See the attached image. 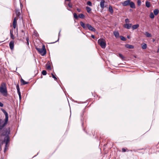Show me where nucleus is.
<instances>
[{
  "instance_id": "obj_32",
  "label": "nucleus",
  "mask_w": 159,
  "mask_h": 159,
  "mask_svg": "<svg viewBox=\"0 0 159 159\" xmlns=\"http://www.w3.org/2000/svg\"><path fill=\"white\" fill-rule=\"evenodd\" d=\"M137 4L138 6H140L141 5V2L140 0H137Z\"/></svg>"
},
{
  "instance_id": "obj_26",
  "label": "nucleus",
  "mask_w": 159,
  "mask_h": 159,
  "mask_svg": "<svg viewBox=\"0 0 159 159\" xmlns=\"http://www.w3.org/2000/svg\"><path fill=\"white\" fill-rule=\"evenodd\" d=\"M147 48V45L145 43H144V44L142 46V48L143 49H146Z\"/></svg>"
},
{
  "instance_id": "obj_10",
  "label": "nucleus",
  "mask_w": 159,
  "mask_h": 159,
  "mask_svg": "<svg viewBox=\"0 0 159 159\" xmlns=\"http://www.w3.org/2000/svg\"><path fill=\"white\" fill-rule=\"evenodd\" d=\"M105 0H102L100 2V6L101 8L103 9L104 7Z\"/></svg>"
},
{
  "instance_id": "obj_34",
  "label": "nucleus",
  "mask_w": 159,
  "mask_h": 159,
  "mask_svg": "<svg viewBox=\"0 0 159 159\" xmlns=\"http://www.w3.org/2000/svg\"><path fill=\"white\" fill-rule=\"evenodd\" d=\"M87 4L90 6H92L91 2L89 1L87 2Z\"/></svg>"
},
{
  "instance_id": "obj_19",
  "label": "nucleus",
  "mask_w": 159,
  "mask_h": 159,
  "mask_svg": "<svg viewBox=\"0 0 159 159\" xmlns=\"http://www.w3.org/2000/svg\"><path fill=\"white\" fill-rule=\"evenodd\" d=\"M21 84L22 85H24L26 84H28V82H25L24 80L22 79H21Z\"/></svg>"
},
{
  "instance_id": "obj_40",
  "label": "nucleus",
  "mask_w": 159,
  "mask_h": 159,
  "mask_svg": "<svg viewBox=\"0 0 159 159\" xmlns=\"http://www.w3.org/2000/svg\"><path fill=\"white\" fill-rule=\"evenodd\" d=\"M77 10L79 12H80L81 11V9H80L77 8Z\"/></svg>"
},
{
  "instance_id": "obj_15",
  "label": "nucleus",
  "mask_w": 159,
  "mask_h": 159,
  "mask_svg": "<svg viewBox=\"0 0 159 159\" xmlns=\"http://www.w3.org/2000/svg\"><path fill=\"white\" fill-rule=\"evenodd\" d=\"M129 5L130 7L132 8H135V6L134 3L132 2H130Z\"/></svg>"
},
{
  "instance_id": "obj_47",
  "label": "nucleus",
  "mask_w": 159,
  "mask_h": 159,
  "mask_svg": "<svg viewBox=\"0 0 159 159\" xmlns=\"http://www.w3.org/2000/svg\"><path fill=\"white\" fill-rule=\"evenodd\" d=\"M127 38H128V39H129V36H127Z\"/></svg>"
},
{
  "instance_id": "obj_23",
  "label": "nucleus",
  "mask_w": 159,
  "mask_h": 159,
  "mask_svg": "<svg viewBox=\"0 0 159 159\" xmlns=\"http://www.w3.org/2000/svg\"><path fill=\"white\" fill-rule=\"evenodd\" d=\"M145 35L148 37H152L151 34L147 32H145Z\"/></svg>"
},
{
  "instance_id": "obj_18",
  "label": "nucleus",
  "mask_w": 159,
  "mask_h": 159,
  "mask_svg": "<svg viewBox=\"0 0 159 159\" xmlns=\"http://www.w3.org/2000/svg\"><path fill=\"white\" fill-rule=\"evenodd\" d=\"M139 26V24H136L133 25L132 26V29L133 30L137 29L138 28Z\"/></svg>"
},
{
  "instance_id": "obj_6",
  "label": "nucleus",
  "mask_w": 159,
  "mask_h": 159,
  "mask_svg": "<svg viewBox=\"0 0 159 159\" xmlns=\"http://www.w3.org/2000/svg\"><path fill=\"white\" fill-rule=\"evenodd\" d=\"M36 49L42 56H44L46 53V50L45 49V47L44 45L43 46L42 48H36Z\"/></svg>"
},
{
  "instance_id": "obj_3",
  "label": "nucleus",
  "mask_w": 159,
  "mask_h": 159,
  "mask_svg": "<svg viewBox=\"0 0 159 159\" xmlns=\"http://www.w3.org/2000/svg\"><path fill=\"white\" fill-rule=\"evenodd\" d=\"M80 25L85 30L88 29L89 30L93 32H95L96 31L95 29L93 27L89 24H85L83 22L80 21Z\"/></svg>"
},
{
  "instance_id": "obj_30",
  "label": "nucleus",
  "mask_w": 159,
  "mask_h": 159,
  "mask_svg": "<svg viewBox=\"0 0 159 159\" xmlns=\"http://www.w3.org/2000/svg\"><path fill=\"white\" fill-rule=\"evenodd\" d=\"M10 36L11 38L12 39H14V37L13 34L11 32V31H10Z\"/></svg>"
},
{
  "instance_id": "obj_51",
  "label": "nucleus",
  "mask_w": 159,
  "mask_h": 159,
  "mask_svg": "<svg viewBox=\"0 0 159 159\" xmlns=\"http://www.w3.org/2000/svg\"><path fill=\"white\" fill-rule=\"evenodd\" d=\"M20 6H22V4L20 3Z\"/></svg>"
},
{
  "instance_id": "obj_42",
  "label": "nucleus",
  "mask_w": 159,
  "mask_h": 159,
  "mask_svg": "<svg viewBox=\"0 0 159 159\" xmlns=\"http://www.w3.org/2000/svg\"><path fill=\"white\" fill-rule=\"evenodd\" d=\"M34 35L36 36H37V37L38 36V34L37 33V32H34Z\"/></svg>"
},
{
  "instance_id": "obj_13",
  "label": "nucleus",
  "mask_w": 159,
  "mask_h": 159,
  "mask_svg": "<svg viewBox=\"0 0 159 159\" xmlns=\"http://www.w3.org/2000/svg\"><path fill=\"white\" fill-rule=\"evenodd\" d=\"M50 62L48 61L46 64V68L49 70H51V68L50 66Z\"/></svg>"
},
{
  "instance_id": "obj_29",
  "label": "nucleus",
  "mask_w": 159,
  "mask_h": 159,
  "mask_svg": "<svg viewBox=\"0 0 159 159\" xmlns=\"http://www.w3.org/2000/svg\"><path fill=\"white\" fill-rule=\"evenodd\" d=\"M74 17L76 19H78V16H77V14L76 13H74L73 14Z\"/></svg>"
},
{
  "instance_id": "obj_50",
  "label": "nucleus",
  "mask_w": 159,
  "mask_h": 159,
  "mask_svg": "<svg viewBox=\"0 0 159 159\" xmlns=\"http://www.w3.org/2000/svg\"><path fill=\"white\" fill-rule=\"evenodd\" d=\"M57 41H56V42H53V43H55L57 42Z\"/></svg>"
},
{
  "instance_id": "obj_52",
  "label": "nucleus",
  "mask_w": 159,
  "mask_h": 159,
  "mask_svg": "<svg viewBox=\"0 0 159 159\" xmlns=\"http://www.w3.org/2000/svg\"><path fill=\"white\" fill-rule=\"evenodd\" d=\"M59 38L58 39V40H57V41H58L59 40Z\"/></svg>"
},
{
  "instance_id": "obj_9",
  "label": "nucleus",
  "mask_w": 159,
  "mask_h": 159,
  "mask_svg": "<svg viewBox=\"0 0 159 159\" xmlns=\"http://www.w3.org/2000/svg\"><path fill=\"white\" fill-rule=\"evenodd\" d=\"M130 1L129 0H127L125 1L122 3V5L124 6H127L129 5Z\"/></svg>"
},
{
  "instance_id": "obj_21",
  "label": "nucleus",
  "mask_w": 159,
  "mask_h": 159,
  "mask_svg": "<svg viewBox=\"0 0 159 159\" xmlns=\"http://www.w3.org/2000/svg\"><path fill=\"white\" fill-rule=\"evenodd\" d=\"M159 10L158 9H155L153 11V12L155 15H157L159 13Z\"/></svg>"
},
{
  "instance_id": "obj_31",
  "label": "nucleus",
  "mask_w": 159,
  "mask_h": 159,
  "mask_svg": "<svg viewBox=\"0 0 159 159\" xmlns=\"http://www.w3.org/2000/svg\"><path fill=\"white\" fill-rule=\"evenodd\" d=\"M119 56L122 59H123L124 58V57L120 53L119 54Z\"/></svg>"
},
{
  "instance_id": "obj_28",
  "label": "nucleus",
  "mask_w": 159,
  "mask_h": 159,
  "mask_svg": "<svg viewBox=\"0 0 159 159\" xmlns=\"http://www.w3.org/2000/svg\"><path fill=\"white\" fill-rule=\"evenodd\" d=\"M120 39L122 41H125L126 40V38L125 37H123V36H120Z\"/></svg>"
},
{
  "instance_id": "obj_11",
  "label": "nucleus",
  "mask_w": 159,
  "mask_h": 159,
  "mask_svg": "<svg viewBox=\"0 0 159 159\" xmlns=\"http://www.w3.org/2000/svg\"><path fill=\"white\" fill-rule=\"evenodd\" d=\"M125 47L129 49H133L134 48L133 45L129 44H125Z\"/></svg>"
},
{
  "instance_id": "obj_38",
  "label": "nucleus",
  "mask_w": 159,
  "mask_h": 159,
  "mask_svg": "<svg viewBox=\"0 0 159 159\" xmlns=\"http://www.w3.org/2000/svg\"><path fill=\"white\" fill-rule=\"evenodd\" d=\"M125 22L126 23H128L129 22V20L128 19H126L125 20Z\"/></svg>"
},
{
  "instance_id": "obj_5",
  "label": "nucleus",
  "mask_w": 159,
  "mask_h": 159,
  "mask_svg": "<svg viewBox=\"0 0 159 159\" xmlns=\"http://www.w3.org/2000/svg\"><path fill=\"white\" fill-rule=\"evenodd\" d=\"M98 43L102 48H105L106 43L105 40L103 39H100L98 40Z\"/></svg>"
},
{
  "instance_id": "obj_46",
  "label": "nucleus",
  "mask_w": 159,
  "mask_h": 159,
  "mask_svg": "<svg viewBox=\"0 0 159 159\" xmlns=\"http://www.w3.org/2000/svg\"><path fill=\"white\" fill-rule=\"evenodd\" d=\"M60 32H61V30L59 32V35H60Z\"/></svg>"
},
{
  "instance_id": "obj_27",
  "label": "nucleus",
  "mask_w": 159,
  "mask_h": 159,
  "mask_svg": "<svg viewBox=\"0 0 159 159\" xmlns=\"http://www.w3.org/2000/svg\"><path fill=\"white\" fill-rule=\"evenodd\" d=\"M150 17L152 19H153L154 17V16L152 12H151L150 15Z\"/></svg>"
},
{
  "instance_id": "obj_44",
  "label": "nucleus",
  "mask_w": 159,
  "mask_h": 159,
  "mask_svg": "<svg viewBox=\"0 0 159 159\" xmlns=\"http://www.w3.org/2000/svg\"><path fill=\"white\" fill-rule=\"evenodd\" d=\"M67 10L69 11H71V9L67 8Z\"/></svg>"
},
{
  "instance_id": "obj_8",
  "label": "nucleus",
  "mask_w": 159,
  "mask_h": 159,
  "mask_svg": "<svg viewBox=\"0 0 159 159\" xmlns=\"http://www.w3.org/2000/svg\"><path fill=\"white\" fill-rule=\"evenodd\" d=\"M10 48L11 50H13L14 47V42L13 41H11L9 43Z\"/></svg>"
},
{
  "instance_id": "obj_41",
  "label": "nucleus",
  "mask_w": 159,
  "mask_h": 159,
  "mask_svg": "<svg viewBox=\"0 0 159 159\" xmlns=\"http://www.w3.org/2000/svg\"><path fill=\"white\" fill-rule=\"evenodd\" d=\"M3 104L1 102H0V107H3Z\"/></svg>"
},
{
  "instance_id": "obj_43",
  "label": "nucleus",
  "mask_w": 159,
  "mask_h": 159,
  "mask_svg": "<svg viewBox=\"0 0 159 159\" xmlns=\"http://www.w3.org/2000/svg\"><path fill=\"white\" fill-rule=\"evenodd\" d=\"M91 37L93 39H94L95 38V36H94L93 35H91Z\"/></svg>"
},
{
  "instance_id": "obj_39",
  "label": "nucleus",
  "mask_w": 159,
  "mask_h": 159,
  "mask_svg": "<svg viewBox=\"0 0 159 159\" xmlns=\"http://www.w3.org/2000/svg\"><path fill=\"white\" fill-rule=\"evenodd\" d=\"M122 152H125L126 151V149L125 148H122Z\"/></svg>"
},
{
  "instance_id": "obj_4",
  "label": "nucleus",
  "mask_w": 159,
  "mask_h": 159,
  "mask_svg": "<svg viewBox=\"0 0 159 159\" xmlns=\"http://www.w3.org/2000/svg\"><path fill=\"white\" fill-rule=\"evenodd\" d=\"M10 141V137L9 136L7 135L5 137L4 139L3 142H5V148L4 150V152H5L7 149L8 148V144Z\"/></svg>"
},
{
  "instance_id": "obj_16",
  "label": "nucleus",
  "mask_w": 159,
  "mask_h": 159,
  "mask_svg": "<svg viewBox=\"0 0 159 159\" xmlns=\"http://www.w3.org/2000/svg\"><path fill=\"white\" fill-rule=\"evenodd\" d=\"M108 9L109 12L113 14V10L112 7L111 5H109L108 7Z\"/></svg>"
},
{
  "instance_id": "obj_14",
  "label": "nucleus",
  "mask_w": 159,
  "mask_h": 159,
  "mask_svg": "<svg viewBox=\"0 0 159 159\" xmlns=\"http://www.w3.org/2000/svg\"><path fill=\"white\" fill-rule=\"evenodd\" d=\"M116 38H118L119 36V34L117 31H115L113 32Z\"/></svg>"
},
{
  "instance_id": "obj_20",
  "label": "nucleus",
  "mask_w": 159,
  "mask_h": 159,
  "mask_svg": "<svg viewBox=\"0 0 159 159\" xmlns=\"http://www.w3.org/2000/svg\"><path fill=\"white\" fill-rule=\"evenodd\" d=\"M16 15L19 16L20 15V13L19 9H16Z\"/></svg>"
},
{
  "instance_id": "obj_17",
  "label": "nucleus",
  "mask_w": 159,
  "mask_h": 159,
  "mask_svg": "<svg viewBox=\"0 0 159 159\" xmlns=\"http://www.w3.org/2000/svg\"><path fill=\"white\" fill-rule=\"evenodd\" d=\"M16 18L15 17L14 18L13 22V28L15 29L16 27Z\"/></svg>"
},
{
  "instance_id": "obj_2",
  "label": "nucleus",
  "mask_w": 159,
  "mask_h": 159,
  "mask_svg": "<svg viewBox=\"0 0 159 159\" xmlns=\"http://www.w3.org/2000/svg\"><path fill=\"white\" fill-rule=\"evenodd\" d=\"M0 92L4 96L7 95V91L6 84L4 82L1 83L0 86Z\"/></svg>"
},
{
  "instance_id": "obj_48",
  "label": "nucleus",
  "mask_w": 159,
  "mask_h": 159,
  "mask_svg": "<svg viewBox=\"0 0 159 159\" xmlns=\"http://www.w3.org/2000/svg\"><path fill=\"white\" fill-rule=\"evenodd\" d=\"M3 42V41H0V43H1L2 42Z\"/></svg>"
},
{
  "instance_id": "obj_49",
  "label": "nucleus",
  "mask_w": 159,
  "mask_h": 159,
  "mask_svg": "<svg viewBox=\"0 0 159 159\" xmlns=\"http://www.w3.org/2000/svg\"><path fill=\"white\" fill-rule=\"evenodd\" d=\"M154 41H155V39H153V42H154Z\"/></svg>"
},
{
  "instance_id": "obj_7",
  "label": "nucleus",
  "mask_w": 159,
  "mask_h": 159,
  "mask_svg": "<svg viewBox=\"0 0 159 159\" xmlns=\"http://www.w3.org/2000/svg\"><path fill=\"white\" fill-rule=\"evenodd\" d=\"M16 87L17 89V92L19 95L20 100L21 99V95L19 86L18 85H16Z\"/></svg>"
},
{
  "instance_id": "obj_25",
  "label": "nucleus",
  "mask_w": 159,
  "mask_h": 159,
  "mask_svg": "<svg viewBox=\"0 0 159 159\" xmlns=\"http://www.w3.org/2000/svg\"><path fill=\"white\" fill-rule=\"evenodd\" d=\"M145 5L146 6L148 7H150V3L149 2L146 1V2Z\"/></svg>"
},
{
  "instance_id": "obj_45",
  "label": "nucleus",
  "mask_w": 159,
  "mask_h": 159,
  "mask_svg": "<svg viewBox=\"0 0 159 159\" xmlns=\"http://www.w3.org/2000/svg\"><path fill=\"white\" fill-rule=\"evenodd\" d=\"M65 1H70V0H65Z\"/></svg>"
},
{
  "instance_id": "obj_1",
  "label": "nucleus",
  "mask_w": 159,
  "mask_h": 159,
  "mask_svg": "<svg viewBox=\"0 0 159 159\" xmlns=\"http://www.w3.org/2000/svg\"><path fill=\"white\" fill-rule=\"evenodd\" d=\"M1 110L4 113L5 118L4 120L0 119V136H9L10 132V128H3L7 124L8 121V114L4 109L2 108Z\"/></svg>"
},
{
  "instance_id": "obj_37",
  "label": "nucleus",
  "mask_w": 159,
  "mask_h": 159,
  "mask_svg": "<svg viewBox=\"0 0 159 159\" xmlns=\"http://www.w3.org/2000/svg\"><path fill=\"white\" fill-rule=\"evenodd\" d=\"M68 6H69V7H70V8H71L72 7V5L70 3H69L68 4Z\"/></svg>"
},
{
  "instance_id": "obj_35",
  "label": "nucleus",
  "mask_w": 159,
  "mask_h": 159,
  "mask_svg": "<svg viewBox=\"0 0 159 159\" xmlns=\"http://www.w3.org/2000/svg\"><path fill=\"white\" fill-rule=\"evenodd\" d=\"M51 75L52 78H54L55 80H57V78L56 77V76L52 73Z\"/></svg>"
},
{
  "instance_id": "obj_33",
  "label": "nucleus",
  "mask_w": 159,
  "mask_h": 159,
  "mask_svg": "<svg viewBox=\"0 0 159 159\" xmlns=\"http://www.w3.org/2000/svg\"><path fill=\"white\" fill-rule=\"evenodd\" d=\"M42 74L44 75H46L47 74L46 71L45 70H43L42 72Z\"/></svg>"
},
{
  "instance_id": "obj_36",
  "label": "nucleus",
  "mask_w": 159,
  "mask_h": 159,
  "mask_svg": "<svg viewBox=\"0 0 159 159\" xmlns=\"http://www.w3.org/2000/svg\"><path fill=\"white\" fill-rule=\"evenodd\" d=\"M26 41H27V44L29 45V39L27 37L26 38Z\"/></svg>"
},
{
  "instance_id": "obj_22",
  "label": "nucleus",
  "mask_w": 159,
  "mask_h": 159,
  "mask_svg": "<svg viewBox=\"0 0 159 159\" xmlns=\"http://www.w3.org/2000/svg\"><path fill=\"white\" fill-rule=\"evenodd\" d=\"M78 17L80 18L84 19L85 18V16L83 14L81 13L79 15Z\"/></svg>"
},
{
  "instance_id": "obj_12",
  "label": "nucleus",
  "mask_w": 159,
  "mask_h": 159,
  "mask_svg": "<svg viewBox=\"0 0 159 159\" xmlns=\"http://www.w3.org/2000/svg\"><path fill=\"white\" fill-rule=\"evenodd\" d=\"M131 26V24H126L124 25V27L128 29L130 28Z\"/></svg>"
},
{
  "instance_id": "obj_24",
  "label": "nucleus",
  "mask_w": 159,
  "mask_h": 159,
  "mask_svg": "<svg viewBox=\"0 0 159 159\" xmlns=\"http://www.w3.org/2000/svg\"><path fill=\"white\" fill-rule=\"evenodd\" d=\"M86 9L88 13H90V12L91 11V9L90 7H86Z\"/></svg>"
}]
</instances>
